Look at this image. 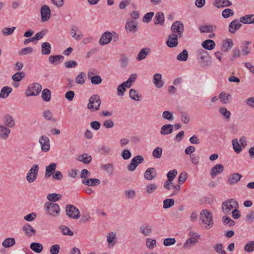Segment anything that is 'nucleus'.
Instances as JSON below:
<instances>
[{
	"label": "nucleus",
	"instance_id": "obj_1",
	"mask_svg": "<svg viewBox=\"0 0 254 254\" xmlns=\"http://www.w3.org/2000/svg\"><path fill=\"white\" fill-rule=\"evenodd\" d=\"M44 210L47 215L52 217L59 216L61 213V208L59 205L51 202L45 203Z\"/></svg>",
	"mask_w": 254,
	"mask_h": 254
},
{
	"label": "nucleus",
	"instance_id": "obj_2",
	"mask_svg": "<svg viewBox=\"0 0 254 254\" xmlns=\"http://www.w3.org/2000/svg\"><path fill=\"white\" fill-rule=\"evenodd\" d=\"M212 214L207 209L202 210L200 213V218L201 222L205 225L206 229L211 228L213 225Z\"/></svg>",
	"mask_w": 254,
	"mask_h": 254
},
{
	"label": "nucleus",
	"instance_id": "obj_3",
	"mask_svg": "<svg viewBox=\"0 0 254 254\" xmlns=\"http://www.w3.org/2000/svg\"><path fill=\"white\" fill-rule=\"evenodd\" d=\"M197 57L202 67L208 66L211 63L208 53L203 49H198L197 51Z\"/></svg>",
	"mask_w": 254,
	"mask_h": 254
},
{
	"label": "nucleus",
	"instance_id": "obj_4",
	"mask_svg": "<svg viewBox=\"0 0 254 254\" xmlns=\"http://www.w3.org/2000/svg\"><path fill=\"white\" fill-rule=\"evenodd\" d=\"M101 103L99 96L97 94L93 95L89 98L87 108L92 112L96 111L99 109Z\"/></svg>",
	"mask_w": 254,
	"mask_h": 254
},
{
	"label": "nucleus",
	"instance_id": "obj_5",
	"mask_svg": "<svg viewBox=\"0 0 254 254\" xmlns=\"http://www.w3.org/2000/svg\"><path fill=\"white\" fill-rule=\"evenodd\" d=\"M236 207H238V202L233 199H228L222 204V210L224 213L228 214L233 210Z\"/></svg>",
	"mask_w": 254,
	"mask_h": 254
},
{
	"label": "nucleus",
	"instance_id": "obj_6",
	"mask_svg": "<svg viewBox=\"0 0 254 254\" xmlns=\"http://www.w3.org/2000/svg\"><path fill=\"white\" fill-rule=\"evenodd\" d=\"M65 212L66 215L72 219H77L80 217V212L79 209L73 205H66Z\"/></svg>",
	"mask_w": 254,
	"mask_h": 254
},
{
	"label": "nucleus",
	"instance_id": "obj_7",
	"mask_svg": "<svg viewBox=\"0 0 254 254\" xmlns=\"http://www.w3.org/2000/svg\"><path fill=\"white\" fill-rule=\"evenodd\" d=\"M39 167L37 164H34L32 166L30 170L26 174V179L29 183L34 182L38 177Z\"/></svg>",
	"mask_w": 254,
	"mask_h": 254
},
{
	"label": "nucleus",
	"instance_id": "obj_8",
	"mask_svg": "<svg viewBox=\"0 0 254 254\" xmlns=\"http://www.w3.org/2000/svg\"><path fill=\"white\" fill-rule=\"evenodd\" d=\"M41 90L42 86L38 83H34L28 86L25 94L27 96H37L40 93Z\"/></svg>",
	"mask_w": 254,
	"mask_h": 254
},
{
	"label": "nucleus",
	"instance_id": "obj_9",
	"mask_svg": "<svg viewBox=\"0 0 254 254\" xmlns=\"http://www.w3.org/2000/svg\"><path fill=\"white\" fill-rule=\"evenodd\" d=\"M171 29L172 34H176L179 38L182 37L184 30V26L181 21H176L174 22L172 25Z\"/></svg>",
	"mask_w": 254,
	"mask_h": 254
},
{
	"label": "nucleus",
	"instance_id": "obj_10",
	"mask_svg": "<svg viewBox=\"0 0 254 254\" xmlns=\"http://www.w3.org/2000/svg\"><path fill=\"white\" fill-rule=\"evenodd\" d=\"M144 161V158L142 155H137L133 157L130 164H129L127 168L129 171H133L135 170L138 165L142 163Z\"/></svg>",
	"mask_w": 254,
	"mask_h": 254
},
{
	"label": "nucleus",
	"instance_id": "obj_11",
	"mask_svg": "<svg viewBox=\"0 0 254 254\" xmlns=\"http://www.w3.org/2000/svg\"><path fill=\"white\" fill-rule=\"evenodd\" d=\"M39 142L40 144L41 150L43 152H46L50 150V139L47 136L45 135H42L39 138Z\"/></svg>",
	"mask_w": 254,
	"mask_h": 254
},
{
	"label": "nucleus",
	"instance_id": "obj_12",
	"mask_svg": "<svg viewBox=\"0 0 254 254\" xmlns=\"http://www.w3.org/2000/svg\"><path fill=\"white\" fill-rule=\"evenodd\" d=\"M51 9L47 5H43L40 9L41 21L45 22L48 21L51 16Z\"/></svg>",
	"mask_w": 254,
	"mask_h": 254
},
{
	"label": "nucleus",
	"instance_id": "obj_13",
	"mask_svg": "<svg viewBox=\"0 0 254 254\" xmlns=\"http://www.w3.org/2000/svg\"><path fill=\"white\" fill-rule=\"evenodd\" d=\"M176 34H172L168 36V40L166 41V45L170 48H174L177 46L178 44V39Z\"/></svg>",
	"mask_w": 254,
	"mask_h": 254
},
{
	"label": "nucleus",
	"instance_id": "obj_14",
	"mask_svg": "<svg viewBox=\"0 0 254 254\" xmlns=\"http://www.w3.org/2000/svg\"><path fill=\"white\" fill-rule=\"evenodd\" d=\"M125 28L127 31L135 33L137 30V22L135 20L128 19L126 22Z\"/></svg>",
	"mask_w": 254,
	"mask_h": 254
},
{
	"label": "nucleus",
	"instance_id": "obj_15",
	"mask_svg": "<svg viewBox=\"0 0 254 254\" xmlns=\"http://www.w3.org/2000/svg\"><path fill=\"white\" fill-rule=\"evenodd\" d=\"M22 229L24 234L27 237H32L36 234V230L29 224H24Z\"/></svg>",
	"mask_w": 254,
	"mask_h": 254
},
{
	"label": "nucleus",
	"instance_id": "obj_16",
	"mask_svg": "<svg viewBox=\"0 0 254 254\" xmlns=\"http://www.w3.org/2000/svg\"><path fill=\"white\" fill-rule=\"evenodd\" d=\"M113 38L112 34L110 32L104 33L99 40V43L101 45H105L109 44Z\"/></svg>",
	"mask_w": 254,
	"mask_h": 254
},
{
	"label": "nucleus",
	"instance_id": "obj_17",
	"mask_svg": "<svg viewBox=\"0 0 254 254\" xmlns=\"http://www.w3.org/2000/svg\"><path fill=\"white\" fill-rule=\"evenodd\" d=\"M224 170L223 165L218 164L213 166L210 171V175L212 178H214L219 174L222 173Z\"/></svg>",
	"mask_w": 254,
	"mask_h": 254
},
{
	"label": "nucleus",
	"instance_id": "obj_18",
	"mask_svg": "<svg viewBox=\"0 0 254 254\" xmlns=\"http://www.w3.org/2000/svg\"><path fill=\"white\" fill-rule=\"evenodd\" d=\"M144 177L147 180H152L157 177V172L154 168H149L145 171Z\"/></svg>",
	"mask_w": 254,
	"mask_h": 254
},
{
	"label": "nucleus",
	"instance_id": "obj_19",
	"mask_svg": "<svg viewBox=\"0 0 254 254\" xmlns=\"http://www.w3.org/2000/svg\"><path fill=\"white\" fill-rule=\"evenodd\" d=\"M57 164L56 163H52L47 166L45 168V177L46 178H50L55 172Z\"/></svg>",
	"mask_w": 254,
	"mask_h": 254
},
{
	"label": "nucleus",
	"instance_id": "obj_20",
	"mask_svg": "<svg viewBox=\"0 0 254 254\" xmlns=\"http://www.w3.org/2000/svg\"><path fill=\"white\" fill-rule=\"evenodd\" d=\"M139 231L145 236H149L152 232V228L148 224L145 223L139 227Z\"/></svg>",
	"mask_w": 254,
	"mask_h": 254
},
{
	"label": "nucleus",
	"instance_id": "obj_21",
	"mask_svg": "<svg viewBox=\"0 0 254 254\" xmlns=\"http://www.w3.org/2000/svg\"><path fill=\"white\" fill-rule=\"evenodd\" d=\"M151 53V49L149 48H144L142 49L138 54L136 57V60L138 61L144 60L148 55Z\"/></svg>",
	"mask_w": 254,
	"mask_h": 254
},
{
	"label": "nucleus",
	"instance_id": "obj_22",
	"mask_svg": "<svg viewBox=\"0 0 254 254\" xmlns=\"http://www.w3.org/2000/svg\"><path fill=\"white\" fill-rule=\"evenodd\" d=\"M242 177V175L239 173H233L229 177L227 183L230 185H234L237 183L241 180Z\"/></svg>",
	"mask_w": 254,
	"mask_h": 254
},
{
	"label": "nucleus",
	"instance_id": "obj_23",
	"mask_svg": "<svg viewBox=\"0 0 254 254\" xmlns=\"http://www.w3.org/2000/svg\"><path fill=\"white\" fill-rule=\"evenodd\" d=\"M241 20L239 21L237 19L232 21L229 25V31L232 33H234L237 30H238L241 24Z\"/></svg>",
	"mask_w": 254,
	"mask_h": 254
},
{
	"label": "nucleus",
	"instance_id": "obj_24",
	"mask_svg": "<svg viewBox=\"0 0 254 254\" xmlns=\"http://www.w3.org/2000/svg\"><path fill=\"white\" fill-rule=\"evenodd\" d=\"M173 131V125L166 124L163 125L160 130V133L163 135H166L172 133Z\"/></svg>",
	"mask_w": 254,
	"mask_h": 254
},
{
	"label": "nucleus",
	"instance_id": "obj_25",
	"mask_svg": "<svg viewBox=\"0 0 254 254\" xmlns=\"http://www.w3.org/2000/svg\"><path fill=\"white\" fill-rule=\"evenodd\" d=\"M231 95L225 92H222L219 94V98L220 102L223 104H227L230 103Z\"/></svg>",
	"mask_w": 254,
	"mask_h": 254
},
{
	"label": "nucleus",
	"instance_id": "obj_26",
	"mask_svg": "<svg viewBox=\"0 0 254 254\" xmlns=\"http://www.w3.org/2000/svg\"><path fill=\"white\" fill-rule=\"evenodd\" d=\"M107 241L110 247H114L117 242L116 234L112 232L107 235Z\"/></svg>",
	"mask_w": 254,
	"mask_h": 254
},
{
	"label": "nucleus",
	"instance_id": "obj_27",
	"mask_svg": "<svg viewBox=\"0 0 254 254\" xmlns=\"http://www.w3.org/2000/svg\"><path fill=\"white\" fill-rule=\"evenodd\" d=\"M64 57L62 55L51 56L49 57V62L53 64L58 65L63 62Z\"/></svg>",
	"mask_w": 254,
	"mask_h": 254
},
{
	"label": "nucleus",
	"instance_id": "obj_28",
	"mask_svg": "<svg viewBox=\"0 0 254 254\" xmlns=\"http://www.w3.org/2000/svg\"><path fill=\"white\" fill-rule=\"evenodd\" d=\"M82 183L88 186H97L100 183V181L98 179H83Z\"/></svg>",
	"mask_w": 254,
	"mask_h": 254
},
{
	"label": "nucleus",
	"instance_id": "obj_29",
	"mask_svg": "<svg viewBox=\"0 0 254 254\" xmlns=\"http://www.w3.org/2000/svg\"><path fill=\"white\" fill-rule=\"evenodd\" d=\"M161 79L162 75L160 73H155L153 76V82L157 88H161L164 85Z\"/></svg>",
	"mask_w": 254,
	"mask_h": 254
},
{
	"label": "nucleus",
	"instance_id": "obj_30",
	"mask_svg": "<svg viewBox=\"0 0 254 254\" xmlns=\"http://www.w3.org/2000/svg\"><path fill=\"white\" fill-rule=\"evenodd\" d=\"M51 45L49 42H44L41 44V53L43 55H48L51 53Z\"/></svg>",
	"mask_w": 254,
	"mask_h": 254
},
{
	"label": "nucleus",
	"instance_id": "obj_31",
	"mask_svg": "<svg viewBox=\"0 0 254 254\" xmlns=\"http://www.w3.org/2000/svg\"><path fill=\"white\" fill-rule=\"evenodd\" d=\"M154 22L155 25H162L164 24V16L162 12L159 11L156 13Z\"/></svg>",
	"mask_w": 254,
	"mask_h": 254
},
{
	"label": "nucleus",
	"instance_id": "obj_32",
	"mask_svg": "<svg viewBox=\"0 0 254 254\" xmlns=\"http://www.w3.org/2000/svg\"><path fill=\"white\" fill-rule=\"evenodd\" d=\"M201 45L206 50H212L214 49L215 43L213 40L208 39L203 41Z\"/></svg>",
	"mask_w": 254,
	"mask_h": 254
},
{
	"label": "nucleus",
	"instance_id": "obj_33",
	"mask_svg": "<svg viewBox=\"0 0 254 254\" xmlns=\"http://www.w3.org/2000/svg\"><path fill=\"white\" fill-rule=\"evenodd\" d=\"M10 131V129L4 126L0 125V138L5 139L7 138Z\"/></svg>",
	"mask_w": 254,
	"mask_h": 254
},
{
	"label": "nucleus",
	"instance_id": "obj_34",
	"mask_svg": "<svg viewBox=\"0 0 254 254\" xmlns=\"http://www.w3.org/2000/svg\"><path fill=\"white\" fill-rule=\"evenodd\" d=\"M78 31V28L75 25L71 27L70 29V34L72 37L75 40L79 41L82 37L81 32L79 34H76V32Z\"/></svg>",
	"mask_w": 254,
	"mask_h": 254
},
{
	"label": "nucleus",
	"instance_id": "obj_35",
	"mask_svg": "<svg viewBox=\"0 0 254 254\" xmlns=\"http://www.w3.org/2000/svg\"><path fill=\"white\" fill-rule=\"evenodd\" d=\"M233 46V40L231 39H226L222 43V50L227 52Z\"/></svg>",
	"mask_w": 254,
	"mask_h": 254
},
{
	"label": "nucleus",
	"instance_id": "obj_36",
	"mask_svg": "<svg viewBox=\"0 0 254 254\" xmlns=\"http://www.w3.org/2000/svg\"><path fill=\"white\" fill-rule=\"evenodd\" d=\"M12 88L9 86H6L3 87L0 91V98H6L8 96L9 94L12 92Z\"/></svg>",
	"mask_w": 254,
	"mask_h": 254
},
{
	"label": "nucleus",
	"instance_id": "obj_37",
	"mask_svg": "<svg viewBox=\"0 0 254 254\" xmlns=\"http://www.w3.org/2000/svg\"><path fill=\"white\" fill-rule=\"evenodd\" d=\"M77 160L79 161L82 162L84 164L90 163L92 160V157L86 153L80 155L78 156Z\"/></svg>",
	"mask_w": 254,
	"mask_h": 254
},
{
	"label": "nucleus",
	"instance_id": "obj_38",
	"mask_svg": "<svg viewBox=\"0 0 254 254\" xmlns=\"http://www.w3.org/2000/svg\"><path fill=\"white\" fill-rule=\"evenodd\" d=\"M241 22L244 24H254V15L249 14L241 17Z\"/></svg>",
	"mask_w": 254,
	"mask_h": 254
},
{
	"label": "nucleus",
	"instance_id": "obj_39",
	"mask_svg": "<svg viewBox=\"0 0 254 254\" xmlns=\"http://www.w3.org/2000/svg\"><path fill=\"white\" fill-rule=\"evenodd\" d=\"M30 249L36 253H41L43 249L41 244L36 242L32 243L30 246Z\"/></svg>",
	"mask_w": 254,
	"mask_h": 254
},
{
	"label": "nucleus",
	"instance_id": "obj_40",
	"mask_svg": "<svg viewBox=\"0 0 254 254\" xmlns=\"http://www.w3.org/2000/svg\"><path fill=\"white\" fill-rule=\"evenodd\" d=\"M3 121L4 124L8 127H12L15 125L14 120L8 115L4 116Z\"/></svg>",
	"mask_w": 254,
	"mask_h": 254
},
{
	"label": "nucleus",
	"instance_id": "obj_41",
	"mask_svg": "<svg viewBox=\"0 0 254 254\" xmlns=\"http://www.w3.org/2000/svg\"><path fill=\"white\" fill-rule=\"evenodd\" d=\"M129 97L131 99L136 101H139L141 100V95L139 94L138 92L134 89H130Z\"/></svg>",
	"mask_w": 254,
	"mask_h": 254
},
{
	"label": "nucleus",
	"instance_id": "obj_42",
	"mask_svg": "<svg viewBox=\"0 0 254 254\" xmlns=\"http://www.w3.org/2000/svg\"><path fill=\"white\" fill-rule=\"evenodd\" d=\"M189 57L188 52L186 49H184L183 51L178 55L177 60L179 61H186Z\"/></svg>",
	"mask_w": 254,
	"mask_h": 254
},
{
	"label": "nucleus",
	"instance_id": "obj_43",
	"mask_svg": "<svg viewBox=\"0 0 254 254\" xmlns=\"http://www.w3.org/2000/svg\"><path fill=\"white\" fill-rule=\"evenodd\" d=\"M244 250L247 253L254 252V241L251 240L247 242L244 246Z\"/></svg>",
	"mask_w": 254,
	"mask_h": 254
},
{
	"label": "nucleus",
	"instance_id": "obj_44",
	"mask_svg": "<svg viewBox=\"0 0 254 254\" xmlns=\"http://www.w3.org/2000/svg\"><path fill=\"white\" fill-rule=\"evenodd\" d=\"M232 143L235 152L237 154H239L242 151V148L238 139L236 138L233 139Z\"/></svg>",
	"mask_w": 254,
	"mask_h": 254
},
{
	"label": "nucleus",
	"instance_id": "obj_45",
	"mask_svg": "<svg viewBox=\"0 0 254 254\" xmlns=\"http://www.w3.org/2000/svg\"><path fill=\"white\" fill-rule=\"evenodd\" d=\"M62 197V195L58 193H50L47 196V198L49 201V202H54L60 200Z\"/></svg>",
	"mask_w": 254,
	"mask_h": 254
},
{
	"label": "nucleus",
	"instance_id": "obj_46",
	"mask_svg": "<svg viewBox=\"0 0 254 254\" xmlns=\"http://www.w3.org/2000/svg\"><path fill=\"white\" fill-rule=\"evenodd\" d=\"M42 98L46 101L48 102L51 100V92L48 89H44L42 92Z\"/></svg>",
	"mask_w": 254,
	"mask_h": 254
},
{
	"label": "nucleus",
	"instance_id": "obj_47",
	"mask_svg": "<svg viewBox=\"0 0 254 254\" xmlns=\"http://www.w3.org/2000/svg\"><path fill=\"white\" fill-rule=\"evenodd\" d=\"M198 240L191 237L188 239L183 245V248L185 249L190 248V245H195L197 243Z\"/></svg>",
	"mask_w": 254,
	"mask_h": 254
},
{
	"label": "nucleus",
	"instance_id": "obj_48",
	"mask_svg": "<svg viewBox=\"0 0 254 254\" xmlns=\"http://www.w3.org/2000/svg\"><path fill=\"white\" fill-rule=\"evenodd\" d=\"M214 251L217 254H226L224 246L222 244L214 245L213 247Z\"/></svg>",
	"mask_w": 254,
	"mask_h": 254
},
{
	"label": "nucleus",
	"instance_id": "obj_49",
	"mask_svg": "<svg viewBox=\"0 0 254 254\" xmlns=\"http://www.w3.org/2000/svg\"><path fill=\"white\" fill-rule=\"evenodd\" d=\"M157 188V186L156 184H150L146 186L145 188V191L147 194H151L153 193Z\"/></svg>",
	"mask_w": 254,
	"mask_h": 254
},
{
	"label": "nucleus",
	"instance_id": "obj_50",
	"mask_svg": "<svg viewBox=\"0 0 254 254\" xmlns=\"http://www.w3.org/2000/svg\"><path fill=\"white\" fill-rule=\"evenodd\" d=\"M85 74L83 72H81L75 77V82L77 84L83 85L85 82Z\"/></svg>",
	"mask_w": 254,
	"mask_h": 254
},
{
	"label": "nucleus",
	"instance_id": "obj_51",
	"mask_svg": "<svg viewBox=\"0 0 254 254\" xmlns=\"http://www.w3.org/2000/svg\"><path fill=\"white\" fill-rule=\"evenodd\" d=\"M102 169L104 170L109 175H112L113 174L114 166L112 164H106L101 166Z\"/></svg>",
	"mask_w": 254,
	"mask_h": 254
},
{
	"label": "nucleus",
	"instance_id": "obj_52",
	"mask_svg": "<svg viewBox=\"0 0 254 254\" xmlns=\"http://www.w3.org/2000/svg\"><path fill=\"white\" fill-rule=\"evenodd\" d=\"M146 246L149 250L153 249L156 246V240L151 238L146 239Z\"/></svg>",
	"mask_w": 254,
	"mask_h": 254
},
{
	"label": "nucleus",
	"instance_id": "obj_53",
	"mask_svg": "<svg viewBox=\"0 0 254 254\" xmlns=\"http://www.w3.org/2000/svg\"><path fill=\"white\" fill-rule=\"evenodd\" d=\"M15 244V240L14 238H6L5 239L2 243V246L5 248H9Z\"/></svg>",
	"mask_w": 254,
	"mask_h": 254
},
{
	"label": "nucleus",
	"instance_id": "obj_54",
	"mask_svg": "<svg viewBox=\"0 0 254 254\" xmlns=\"http://www.w3.org/2000/svg\"><path fill=\"white\" fill-rule=\"evenodd\" d=\"M163 150L161 147H157L152 151V156L156 159H160L162 154Z\"/></svg>",
	"mask_w": 254,
	"mask_h": 254
},
{
	"label": "nucleus",
	"instance_id": "obj_55",
	"mask_svg": "<svg viewBox=\"0 0 254 254\" xmlns=\"http://www.w3.org/2000/svg\"><path fill=\"white\" fill-rule=\"evenodd\" d=\"M219 112L221 115L225 117L227 120H229L230 119L231 114V112L226 109V108L224 107H220L219 109Z\"/></svg>",
	"mask_w": 254,
	"mask_h": 254
},
{
	"label": "nucleus",
	"instance_id": "obj_56",
	"mask_svg": "<svg viewBox=\"0 0 254 254\" xmlns=\"http://www.w3.org/2000/svg\"><path fill=\"white\" fill-rule=\"evenodd\" d=\"M175 204V200L173 198L166 199L163 201V208L168 209L173 206Z\"/></svg>",
	"mask_w": 254,
	"mask_h": 254
},
{
	"label": "nucleus",
	"instance_id": "obj_57",
	"mask_svg": "<svg viewBox=\"0 0 254 254\" xmlns=\"http://www.w3.org/2000/svg\"><path fill=\"white\" fill-rule=\"evenodd\" d=\"M99 151L102 154L107 155L111 153L112 150L109 146L102 145L99 148Z\"/></svg>",
	"mask_w": 254,
	"mask_h": 254
},
{
	"label": "nucleus",
	"instance_id": "obj_58",
	"mask_svg": "<svg viewBox=\"0 0 254 254\" xmlns=\"http://www.w3.org/2000/svg\"><path fill=\"white\" fill-rule=\"evenodd\" d=\"M199 29L201 33H209L213 30V27L208 25H202L199 27Z\"/></svg>",
	"mask_w": 254,
	"mask_h": 254
},
{
	"label": "nucleus",
	"instance_id": "obj_59",
	"mask_svg": "<svg viewBox=\"0 0 254 254\" xmlns=\"http://www.w3.org/2000/svg\"><path fill=\"white\" fill-rule=\"evenodd\" d=\"M222 221L225 225H228L229 226H234L235 224V221L228 216H223Z\"/></svg>",
	"mask_w": 254,
	"mask_h": 254
},
{
	"label": "nucleus",
	"instance_id": "obj_60",
	"mask_svg": "<svg viewBox=\"0 0 254 254\" xmlns=\"http://www.w3.org/2000/svg\"><path fill=\"white\" fill-rule=\"evenodd\" d=\"M162 118L165 120L169 121H172L174 119L173 113L168 111H165L163 112Z\"/></svg>",
	"mask_w": 254,
	"mask_h": 254
},
{
	"label": "nucleus",
	"instance_id": "obj_61",
	"mask_svg": "<svg viewBox=\"0 0 254 254\" xmlns=\"http://www.w3.org/2000/svg\"><path fill=\"white\" fill-rule=\"evenodd\" d=\"M62 233L64 235H68L72 236L73 235V233L70 231L69 228L66 226H63L60 228Z\"/></svg>",
	"mask_w": 254,
	"mask_h": 254
},
{
	"label": "nucleus",
	"instance_id": "obj_62",
	"mask_svg": "<svg viewBox=\"0 0 254 254\" xmlns=\"http://www.w3.org/2000/svg\"><path fill=\"white\" fill-rule=\"evenodd\" d=\"M176 243V240L174 238H166L163 241V245L166 247L173 245Z\"/></svg>",
	"mask_w": 254,
	"mask_h": 254
},
{
	"label": "nucleus",
	"instance_id": "obj_63",
	"mask_svg": "<svg viewBox=\"0 0 254 254\" xmlns=\"http://www.w3.org/2000/svg\"><path fill=\"white\" fill-rule=\"evenodd\" d=\"M181 121L185 124H187L190 121V116L187 113H182L181 116Z\"/></svg>",
	"mask_w": 254,
	"mask_h": 254
},
{
	"label": "nucleus",
	"instance_id": "obj_64",
	"mask_svg": "<svg viewBox=\"0 0 254 254\" xmlns=\"http://www.w3.org/2000/svg\"><path fill=\"white\" fill-rule=\"evenodd\" d=\"M60 247L58 244L53 245L50 248L51 254H58L60 252Z\"/></svg>",
	"mask_w": 254,
	"mask_h": 254
}]
</instances>
